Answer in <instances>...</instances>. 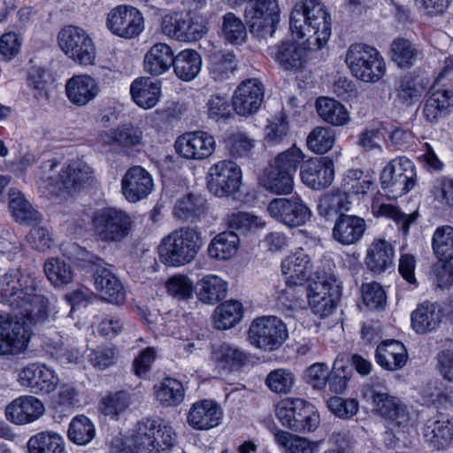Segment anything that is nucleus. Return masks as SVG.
<instances>
[{
  "label": "nucleus",
  "instance_id": "1",
  "mask_svg": "<svg viewBox=\"0 0 453 453\" xmlns=\"http://www.w3.org/2000/svg\"><path fill=\"white\" fill-rule=\"evenodd\" d=\"M0 302L15 312L14 321L0 313V355L20 353L27 347L31 326L48 319L49 299L35 278L12 272L0 277Z\"/></svg>",
  "mask_w": 453,
  "mask_h": 453
},
{
  "label": "nucleus",
  "instance_id": "2",
  "mask_svg": "<svg viewBox=\"0 0 453 453\" xmlns=\"http://www.w3.org/2000/svg\"><path fill=\"white\" fill-rule=\"evenodd\" d=\"M289 28L297 39H305L311 50H319L331 35V16L320 0L296 3L289 15Z\"/></svg>",
  "mask_w": 453,
  "mask_h": 453
},
{
  "label": "nucleus",
  "instance_id": "3",
  "mask_svg": "<svg viewBox=\"0 0 453 453\" xmlns=\"http://www.w3.org/2000/svg\"><path fill=\"white\" fill-rule=\"evenodd\" d=\"M202 246L203 238L197 227L181 226L161 240L158 255L167 266H182L195 260Z\"/></svg>",
  "mask_w": 453,
  "mask_h": 453
},
{
  "label": "nucleus",
  "instance_id": "4",
  "mask_svg": "<svg viewBox=\"0 0 453 453\" xmlns=\"http://www.w3.org/2000/svg\"><path fill=\"white\" fill-rule=\"evenodd\" d=\"M345 63L351 74L365 83H376L386 74L384 58L374 47L365 43H354L346 52Z\"/></svg>",
  "mask_w": 453,
  "mask_h": 453
},
{
  "label": "nucleus",
  "instance_id": "5",
  "mask_svg": "<svg viewBox=\"0 0 453 453\" xmlns=\"http://www.w3.org/2000/svg\"><path fill=\"white\" fill-rule=\"evenodd\" d=\"M130 215L116 208H104L92 217L95 235L103 242H120L130 234L133 227Z\"/></svg>",
  "mask_w": 453,
  "mask_h": 453
},
{
  "label": "nucleus",
  "instance_id": "6",
  "mask_svg": "<svg viewBox=\"0 0 453 453\" xmlns=\"http://www.w3.org/2000/svg\"><path fill=\"white\" fill-rule=\"evenodd\" d=\"M61 50L74 63L88 66L95 64L96 50L90 35L76 26H66L58 35Z\"/></svg>",
  "mask_w": 453,
  "mask_h": 453
},
{
  "label": "nucleus",
  "instance_id": "7",
  "mask_svg": "<svg viewBox=\"0 0 453 453\" xmlns=\"http://www.w3.org/2000/svg\"><path fill=\"white\" fill-rule=\"evenodd\" d=\"M417 173L413 162L406 157L392 159L381 171V188L392 198L400 197L416 185Z\"/></svg>",
  "mask_w": 453,
  "mask_h": 453
},
{
  "label": "nucleus",
  "instance_id": "8",
  "mask_svg": "<svg viewBox=\"0 0 453 453\" xmlns=\"http://www.w3.org/2000/svg\"><path fill=\"white\" fill-rule=\"evenodd\" d=\"M92 168L83 161L68 162L60 171L59 174L47 179V188L53 196L71 195L87 184L93 179Z\"/></svg>",
  "mask_w": 453,
  "mask_h": 453
},
{
  "label": "nucleus",
  "instance_id": "9",
  "mask_svg": "<svg viewBox=\"0 0 453 453\" xmlns=\"http://www.w3.org/2000/svg\"><path fill=\"white\" fill-rule=\"evenodd\" d=\"M363 395L367 401H371L374 413L390 424L400 426L408 421L407 406L379 385H365Z\"/></svg>",
  "mask_w": 453,
  "mask_h": 453
},
{
  "label": "nucleus",
  "instance_id": "10",
  "mask_svg": "<svg viewBox=\"0 0 453 453\" xmlns=\"http://www.w3.org/2000/svg\"><path fill=\"white\" fill-rule=\"evenodd\" d=\"M248 336L250 343L264 350L279 349L288 338L285 324L275 316L256 319L250 325Z\"/></svg>",
  "mask_w": 453,
  "mask_h": 453
},
{
  "label": "nucleus",
  "instance_id": "11",
  "mask_svg": "<svg viewBox=\"0 0 453 453\" xmlns=\"http://www.w3.org/2000/svg\"><path fill=\"white\" fill-rule=\"evenodd\" d=\"M106 27L118 37L134 39L144 30V17L136 7L119 4L107 13Z\"/></svg>",
  "mask_w": 453,
  "mask_h": 453
},
{
  "label": "nucleus",
  "instance_id": "12",
  "mask_svg": "<svg viewBox=\"0 0 453 453\" xmlns=\"http://www.w3.org/2000/svg\"><path fill=\"white\" fill-rule=\"evenodd\" d=\"M334 287H336V277L330 268L327 273H315V278L310 282L305 295L309 307L314 314L324 318L333 312L335 305L330 291Z\"/></svg>",
  "mask_w": 453,
  "mask_h": 453
},
{
  "label": "nucleus",
  "instance_id": "13",
  "mask_svg": "<svg viewBox=\"0 0 453 453\" xmlns=\"http://www.w3.org/2000/svg\"><path fill=\"white\" fill-rule=\"evenodd\" d=\"M267 211L273 219L288 227L304 226L311 217L310 208L299 196L273 198L267 205Z\"/></svg>",
  "mask_w": 453,
  "mask_h": 453
},
{
  "label": "nucleus",
  "instance_id": "14",
  "mask_svg": "<svg viewBox=\"0 0 453 453\" xmlns=\"http://www.w3.org/2000/svg\"><path fill=\"white\" fill-rule=\"evenodd\" d=\"M245 16L250 24L251 33L262 37L272 36L280 21L278 0H249Z\"/></svg>",
  "mask_w": 453,
  "mask_h": 453
},
{
  "label": "nucleus",
  "instance_id": "15",
  "mask_svg": "<svg viewBox=\"0 0 453 453\" xmlns=\"http://www.w3.org/2000/svg\"><path fill=\"white\" fill-rule=\"evenodd\" d=\"M17 380L20 386L35 395H49L54 392L59 377L55 370L44 364H30L18 372Z\"/></svg>",
  "mask_w": 453,
  "mask_h": 453
},
{
  "label": "nucleus",
  "instance_id": "16",
  "mask_svg": "<svg viewBox=\"0 0 453 453\" xmlns=\"http://www.w3.org/2000/svg\"><path fill=\"white\" fill-rule=\"evenodd\" d=\"M242 181L240 167L231 160L212 165L208 171V188L217 196H226L239 190Z\"/></svg>",
  "mask_w": 453,
  "mask_h": 453
},
{
  "label": "nucleus",
  "instance_id": "17",
  "mask_svg": "<svg viewBox=\"0 0 453 453\" xmlns=\"http://www.w3.org/2000/svg\"><path fill=\"white\" fill-rule=\"evenodd\" d=\"M176 153L188 160H203L210 157L215 151L216 141L205 131L188 132L180 135L175 142Z\"/></svg>",
  "mask_w": 453,
  "mask_h": 453
},
{
  "label": "nucleus",
  "instance_id": "18",
  "mask_svg": "<svg viewBox=\"0 0 453 453\" xmlns=\"http://www.w3.org/2000/svg\"><path fill=\"white\" fill-rule=\"evenodd\" d=\"M373 186L374 181L368 173H365L360 169H349L346 172L342 180L341 188L342 193H332L326 196L321 203H325L328 205L336 203L337 209L348 211L349 207L347 204L349 203V202H346L345 204L342 201L343 198L353 195H365Z\"/></svg>",
  "mask_w": 453,
  "mask_h": 453
},
{
  "label": "nucleus",
  "instance_id": "19",
  "mask_svg": "<svg viewBox=\"0 0 453 453\" xmlns=\"http://www.w3.org/2000/svg\"><path fill=\"white\" fill-rule=\"evenodd\" d=\"M265 96L263 83L255 78L242 81L235 88L232 97L233 109L236 114L243 117L256 113L262 105Z\"/></svg>",
  "mask_w": 453,
  "mask_h": 453
},
{
  "label": "nucleus",
  "instance_id": "20",
  "mask_svg": "<svg viewBox=\"0 0 453 453\" xmlns=\"http://www.w3.org/2000/svg\"><path fill=\"white\" fill-rule=\"evenodd\" d=\"M96 265L94 272V285L101 298L108 303L121 304L126 299V292L119 278L102 259L96 257L91 260Z\"/></svg>",
  "mask_w": 453,
  "mask_h": 453
},
{
  "label": "nucleus",
  "instance_id": "21",
  "mask_svg": "<svg viewBox=\"0 0 453 453\" xmlns=\"http://www.w3.org/2000/svg\"><path fill=\"white\" fill-rule=\"evenodd\" d=\"M223 416V410L216 401L198 400L191 404L187 414V423L195 430L208 431L219 426Z\"/></svg>",
  "mask_w": 453,
  "mask_h": 453
},
{
  "label": "nucleus",
  "instance_id": "22",
  "mask_svg": "<svg viewBox=\"0 0 453 453\" xmlns=\"http://www.w3.org/2000/svg\"><path fill=\"white\" fill-rule=\"evenodd\" d=\"M45 413L42 401L34 395H21L5 408V417L12 424L22 426L38 420Z\"/></svg>",
  "mask_w": 453,
  "mask_h": 453
},
{
  "label": "nucleus",
  "instance_id": "23",
  "mask_svg": "<svg viewBox=\"0 0 453 453\" xmlns=\"http://www.w3.org/2000/svg\"><path fill=\"white\" fill-rule=\"evenodd\" d=\"M153 187L152 176L140 165L130 167L121 179V191L129 203H137L146 198Z\"/></svg>",
  "mask_w": 453,
  "mask_h": 453
},
{
  "label": "nucleus",
  "instance_id": "24",
  "mask_svg": "<svg viewBox=\"0 0 453 453\" xmlns=\"http://www.w3.org/2000/svg\"><path fill=\"white\" fill-rule=\"evenodd\" d=\"M302 181L307 187L320 190L329 187L334 179V167L328 157H313L301 165Z\"/></svg>",
  "mask_w": 453,
  "mask_h": 453
},
{
  "label": "nucleus",
  "instance_id": "25",
  "mask_svg": "<svg viewBox=\"0 0 453 453\" xmlns=\"http://www.w3.org/2000/svg\"><path fill=\"white\" fill-rule=\"evenodd\" d=\"M100 86L96 80L88 74H76L68 79L65 92L68 101L78 107H83L93 102L100 94Z\"/></svg>",
  "mask_w": 453,
  "mask_h": 453
},
{
  "label": "nucleus",
  "instance_id": "26",
  "mask_svg": "<svg viewBox=\"0 0 453 453\" xmlns=\"http://www.w3.org/2000/svg\"><path fill=\"white\" fill-rule=\"evenodd\" d=\"M312 269L311 259L303 250L288 256L281 263V271L287 285H303L310 278Z\"/></svg>",
  "mask_w": 453,
  "mask_h": 453
},
{
  "label": "nucleus",
  "instance_id": "27",
  "mask_svg": "<svg viewBox=\"0 0 453 453\" xmlns=\"http://www.w3.org/2000/svg\"><path fill=\"white\" fill-rule=\"evenodd\" d=\"M269 55L284 70H299L307 60V50L296 42L286 41L268 49Z\"/></svg>",
  "mask_w": 453,
  "mask_h": 453
},
{
  "label": "nucleus",
  "instance_id": "28",
  "mask_svg": "<svg viewBox=\"0 0 453 453\" xmlns=\"http://www.w3.org/2000/svg\"><path fill=\"white\" fill-rule=\"evenodd\" d=\"M143 132L141 127L131 123L119 125L113 129L104 131L99 134V141L104 145H116L122 149H133L142 145Z\"/></svg>",
  "mask_w": 453,
  "mask_h": 453
},
{
  "label": "nucleus",
  "instance_id": "29",
  "mask_svg": "<svg viewBox=\"0 0 453 453\" xmlns=\"http://www.w3.org/2000/svg\"><path fill=\"white\" fill-rule=\"evenodd\" d=\"M366 224L364 219L342 214L333 227L334 239L342 245H352L358 242L365 234Z\"/></svg>",
  "mask_w": 453,
  "mask_h": 453
},
{
  "label": "nucleus",
  "instance_id": "30",
  "mask_svg": "<svg viewBox=\"0 0 453 453\" xmlns=\"http://www.w3.org/2000/svg\"><path fill=\"white\" fill-rule=\"evenodd\" d=\"M395 249L384 240H374L367 248L365 263L367 268L376 274H380L393 266Z\"/></svg>",
  "mask_w": 453,
  "mask_h": 453
},
{
  "label": "nucleus",
  "instance_id": "31",
  "mask_svg": "<svg viewBox=\"0 0 453 453\" xmlns=\"http://www.w3.org/2000/svg\"><path fill=\"white\" fill-rule=\"evenodd\" d=\"M426 441L437 449H444L453 443V422L445 415L427 420L424 427Z\"/></svg>",
  "mask_w": 453,
  "mask_h": 453
},
{
  "label": "nucleus",
  "instance_id": "32",
  "mask_svg": "<svg viewBox=\"0 0 453 453\" xmlns=\"http://www.w3.org/2000/svg\"><path fill=\"white\" fill-rule=\"evenodd\" d=\"M377 363L384 369L396 371L403 368L407 360L408 353L405 346L395 340H388L376 349Z\"/></svg>",
  "mask_w": 453,
  "mask_h": 453
},
{
  "label": "nucleus",
  "instance_id": "33",
  "mask_svg": "<svg viewBox=\"0 0 453 453\" xmlns=\"http://www.w3.org/2000/svg\"><path fill=\"white\" fill-rule=\"evenodd\" d=\"M173 58L174 53L171 46L165 42H157L144 56V70L152 76L162 75L170 69Z\"/></svg>",
  "mask_w": 453,
  "mask_h": 453
},
{
  "label": "nucleus",
  "instance_id": "34",
  "mask_svg": "<svg viewBox=\"0 0 453 453\" xmlns=\"http://www.w3.org/2000/svg\"><path fill=\"white\" fill-rule=\"evenodd\" d=\"M442 309L437 303L424 302L411 313L412 328L418 334L434 330L441 323Z\"/></svg>",
  "mask_w": 453,
  "mask_h": 453
},
{
  "label": "nucleus",
  "instance_id": "35",
  "mask_svg": "<svg viewBox=\"0 0 453 453\" xmlns=\"http://www.w3.org/2000/svg\"><path fill=\"white\" fill-rule=\"evenodd\" d=\"M259 184L275 195H288L293 191V177L270 163L259 176Z\"/></svg>",
  "mask_w": 453,
  "mask_h": 453
},
{
  "label": "nucleus",
  "instance_id": "36",
  "mask_svg": "<svg viewBox=\"0 0 453 453\" xmlns=\"http://www.w3.org/2000/svg\"><path fill=\"white\" fill-rule=\"evenodd\" d=\"M134 102L143 109L153 108L161 96V83L154 82L150 78L141 77L134 80L130 86Z\"/></svg>",
  "mask_w": 453,
  "mask_h": 453
},
{
  "label": "nucleus",
  "instance_id": "37",
  "mask_svg": "<svg viewBox=\"0 0 453 453\" xmlns=\"http://www.w3.org/2000/svg\"><path fill=\"white\" fill-rule=\"evenodd\" d=\"M228 284L217 275H206L196 283L197 298L203 303L216 304L227 294Z\"/></svg>",
  "mask_w": 453,
  "mask_h": 453
},
{
  "label": "nucleus",
  "instance_id": "38",
  "mask_svg": "<svg viewBox=\"0 0 453 453\" xmlns=\"http://www.w3.org/2000/svg\"><path fill=\"white\" fill-rule=\"evenodd\" d=\"M202 58L200 54L190 49L180 51L174 56L173 65L175 75L183 81H191L201 70Z\"/></svg>",
  "mask_w": 453,
  "mask_h": 453
},
{
  "label": "nucleus",
  "instance_id": "39",
  "mask_svg": "<svg viewBox=\"0 0 453 453\" xmlns=\"http://www.w3.org/2000/svg\"><path fill=\"white\" fill-rule=\"evenodd\" d=\"M273 437L285 453H318L321 444L320 441H311L283 430L274 433Z\"/></svg>",
  "mask_w": 453,
  "mask_h": 453
},
{
  "label": "nucleus",
  "instance_id": "40",
  "mask_svg": "<svg viewBox=\"0 0 453 453\" xmlns=\"http://www.w3.org/2000/svg\"><path fill=\"white\" fill-rule=\"evenodd\" d=\"M154 394L163 406L174 407L183 402L185 389L180 380L166 377L154 386Z\"/></svg>",
  "mask_w": 453,
  "mask_h": 453
},
{
  "label": "nucleus",
  "instance_id": "41",
  "mask_svg": "<svg viewBox=\"0 0 453 453\" xmlns=\"http://www.w3.org/2000/svg\"><path fill=\"white\" fill-rule=\"evenodd\" d=\"M316 110L319 116L333 126H344L350 118L346 107L330 97H319L316 101Z\"/></svg>",
  "mask_w": 453,
  "mask_h": 453
},
{
  "label": "nucleus",
  "instance_id": "42",
  "mask_svg": "<svg viewBox=\"0 0 453 453\" xmlns=\"http://www.w3.org/2000/svg\"><path fill=\"white\" fill-rule=\"evenodd\" d=\"M239 244V236L234 232H222L211 240L208 253L211 257L218 260H227L237 253Z\"/></svg>",
  "mask_w": 453,
  "mask_h": 453
},
{
  "label": "nucleus",
  "instance_id": "43",
  "mask_svg": "<svg viewBox=\"0 0 453 453\" xmlns=\"http://www.w3.org/2000/svg\"><path fill=\"white\" fill-rule=\"evenodd\" d=\"M236 67L237 62L233 53L217 51L209 56V75L215 81L229 80Z\"/></svg>",
  "mask_w": 453,
  "mask_h": 453
},
{
  "label": "nucleus",
  "instance_id": "44",
  "mask_svg": "<svg viewBox=\"0 0 453 453\" xmlns=\"http://www.w3.org/2000/svg\"><path fill=\"white\" fill-rule=\"evenodd\" d=\"M27 450L28 453H65V441L56 432H40L29 438Z\"/></svg>",
  "mask_w": 453,
  "mask_h": 453
},
{
  "label": "nucleus",
  "instance_id": "45",
  "mask_svg": "<svg viewBox=\"0 0 453 453\" xmlns=\"http://www.w3.org/2000/svg\"><path fill=\"white\" fill-rule=\"evenodd\" d=\"M9 207L12 217L20 223L31 224L41 219L40 213L33 208L24 195L18 189L9 192Z\"/></svg>",
  "mask_w": 453,
  "mask_h": 453
},
{
  "label": "nucleus",
  "instance_id": "46",
  "mask_svg": "<svg viewBox=\"0 0 453 453\" xmlns=\"http://www.w3.org/2000/svg\"><path fill=\"white\" fill-rule=\"evenodd\" d=\"M242 318V303L235 300H228L215 309L213 324L217 329L226 330L238 324Z\"/></svg>",
  "mask_w": 453,
  "mask_h": 453
},
{
  "label": "nucleus",
  "instance_id": "47",
  "mask_svg": "<svg viewBox=\"0 0 453 453\" xmlns=\"http://www.w3.org/2000/svg\"><path fill=\"white\" fill-rule=\"evenodd\" d=\"M319 422V414L315 406L302 399L296 413V419L288 429L296 433H311L318 428Z\"/></svg>",
  "mask_w": 453,
  "mask_h": 453
},
{
  "label": "nucleus",
  "instance_id": "48",
  "mask_svg": "<svg viewBox=\"0 0 453 453\" xmlns=\"http://www.w3.org/2000/svg\"><path fill=\"white\" fill-rule=\"evenodd\" d=\"M154 420L148 419L139 423L132 443L128 446L130 453H159L153 438Z\"/></svg>",
  "mask_w": 453,
  "mask_h": 453
},
{
  "label": "nucleus",
  "instance_id": "49",
  "mask_svg": "<svg viewBox=\"0 0 453 453\" xmlns=\"http://www.w3.org/2000/svg\"><path fill=\"white\" fill-rule=\"evenodd\" d=\"M372 212L377 217L383 216L395 221L404 234H408L410 226L418 218L417 211L405 214L401 212L397 207L388 203H380L377 200L372 201Z\"/></svg>",
  "mask_w": 453,
  "mask_h": 453
},
{
  "label": "nucleus",
  "instance_id": "50",
  "mask_svg": "<svg viewBox=\"0 0 453 453\" xmlns=\"http://www.w3.org/2000/svg\"><path fill=\"white\" fill-rule=\"evenodd\" d=\"M372 212L377 217L383 216L395 221L404 234H408L410 226L418 218L417 211L405 214L401 212L397 207L388 203H380L377 200L372 201Z\"/></svg>",
  "mask_w": 453,
  "mask_h": 453
},
{
  "label": "nucleus",
  "instance_id": "51",
  "mask_svg": "<svg viewBox=\"0 0 453 453\" xmlns=\"http://www.w3.org/2000/svg\"><path fill=\"white\" fill-rule=\"evenodd\" d=\"M434 255L444 262L453 259V226H441L435 229L432 238Z\"/></svg>",
  "mask_w": 453,
  "mask_h": 453
},
{
  "label": "nucleus",
  "instance_id": "52",
  "mask_svg": "<svg viewBox=\"0 0 453 453\" xmlns=\"http://www.w3.org/2000/svg\"><path fill=\"white\" fill-rule=\"evenodd\" d=\"M67 435L77 445H87L96 435V428L91 420L84 415L74 417L69 424Z\"/></svg>",
  "mask_w": 453,
  "mask_h": 453
},
{
  "label": "nucleus",
  "instance_id": "53",
  "mask_svg": "<svg viewBox=\"0 0 453 453\" xmlns=\"http://www.w3.org/2000/svg\"><path fill=\"white\" fill-rule=\"evenodd\" d=\"M335 142V132L328 127L313 128L306 138L308 149L316 154L323 155L328 152Z\"/></svg>",
  "mask_w": 453,
  "mask_h": 453
},
{
  "label": "nucleus",
  "instance_id": "54",
  "mask_svg": "<svg viewBox=\"0 0 453 453\" xmlns=\"http://www.w3.org/2000/svg\"><path fill=\"white\" fill-rule=\"evenodd\" d=\"M392 60L400 67L409 68L414 65L420 51L404 38H396L391 44Z\"/></svg>",
  "mask_w": 453,
  "mask_h": 453
},
{
  "label": "nucleus",
  "instance_id": "55",
  "mask_svg": "<svg viewBox=\"0 0 453 453\" xmlns=\"http://www.w3.org/2000/svg\"><path fill=\"white\" fill-rule=\"evenodd\" d=\"M204 209L205 201L202 196L188 194L176 202L173 207V215L181 220H188L199 216Z\"/></svg>",
  "mask_w": 453,
  "mask_h": 453
},
{
  "label": "nucleus",
  "instance_id": "56",
  "mask_svg": "<svg viewBox=\"0 0 453 453\" xmlns=\"http://www.w3.org/2000/svg\"><path fill=\"white\" fill-rule=\"evenodd\" d=\"M44 273L48 280L55 286L60 287L73 280L71 265L60 258L48 259L44 264Z\"/></svg>",
  "mask_w": 453,
  "mask_h": 453
},
{
  "label": "nucleus",
  "instance_id": "57",
  "mask_svg": "<svg viewBox=\"0 0 453 453\" xmlns=\"http://www.w3.org/2000/svg\"><path fill=\"white\" fill-rule=\"evenodd\" d=\"M221 33L230 43L242 42L247 35L242 20L233 12H227L221 18Z\"/></svg>",
  "mask_w": 453,
  "mask_h": 453
},
{
  "label": "nucleus",
  "instance_id": "58",
  "mask_svg": "<svg viewBox=\"0 0 453 453\" xmlns=\"http://www.w3.org/2000/svg\"><path fill=\"white\" fill-rule=\"evenodd\" d=\"M212 359L223 369H234L246 359V355L237 348L222 344L212 351Z\"/></svg>",
  "mask_w": 453,
  "mask_h": 453
},
{
  "label": "nucleus",
  "instance_id": "59",
  "mask_svg": "<svg viewBox=\"0 0 453 453\" xmlns=\"http://www.w3.org/2000/svg\"><path fill=\"white\" fill-rule=\"evenodd\" d=\"M295 375L287 369H275L268 373L265 384L268 388L276 394H288L295 384Z\"/></svg>",
  "mask_w": 453,
  "mask_h": 453
},
{
  "label": "nucleus",
  "instance_id": "60",
  "mask_svg": "<svg viewBox=\"0 0 453 453\" xmlns=\"http://www.w3.org/2000/svg\"><path fill=\"white\" fill-rule=\"evenodd\" d=\"M130 395L125 391H119L102 398L100 408L106 416L117 418L130 404Z\"/></svg>",
  "mask_w": 453,
  "mask_h": 453
},
{
  "label": "nucleus",
  "instance_id": "61",
  "mask_svg": "<svg viewBox=\"0 0 453 453\" xmlns=\"http://www.w3.org/2000/svg\"><path fill=\"white\" fill-rule=\"evenodd\" d=\"M304 154L301 149L292 146L284 152L280 153L272 162L273 165L287 172L292 177L296 172L299 165L303 161Z\"/></svg>",
  "mask_w": 453,
  "mask_h": 453
},
{
  "label": "nucleus",
  "instance_id": "62",
  "mask_svg": "<svg viewBox=\"0 0 453 453\" xmlns=\"http://www.w3.org/2000/svg\"><path fill=\"white\" fill-rule=\"evenodd\" d=\"M48 72L39 66H32L27 72V85L35 91L36 99H48Z\"/></svg>",
  "mask_w": 453,
  "mask_h": 453
},
{
  "label": "nucleus",
  "instance_id": "63",
  "mask_svg": "<svg viewBox=\"0 0 453 453\" xmlns=\"http://www.w3.org/2000/svg\"><path fill=\"white\" fill-rule=\"evenodd\" d=\"M306 289L303 285H287L282 290L280 302L288 310L296 311L304 309L306 306Z\"/></svg>",
  "mask_w": 453,
  "mask_h": 453
},
{
  "label": "nucleus",
  "instance_id": "64",
  "mask_svg": "<svg viewBox=\"0 0 453 453\" xmlns=\"http://www.w3.org/2000/svg\"><path fill=\"white\" fill-rule=\"evenodd\" d=\"M228 153L235 158L248 157L254 147V142L246 134L234 133L225 141Z\"/></svg>",
  "mask_w": 453,
  "mask_h": 453
}]
</instances>
